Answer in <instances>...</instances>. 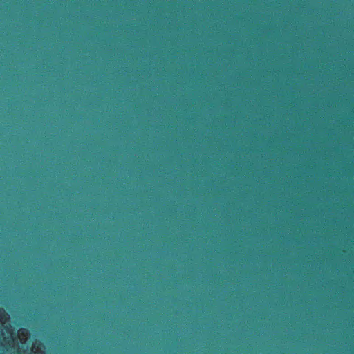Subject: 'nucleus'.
Returning <instances> with one entry per match:
<instances>
[{
	"instance_id": "nucleus-1",
	"label": "nucleus",
	"mask_w": 354,
	"mask_h": 354,
	"mask_svg": "<svg viewBox=\"0 0 354 354\" xmlns=\"http://www.w3.org/2000/svg\"><path fill=\"white\" fill-rule=\"evenodd\" d=\"M0 160H97V156H0Z\"/></svg>"
},
{
	"instance_id": "nucleus-2",
	"label": "nucleus",
	"mask_w": 354,
	"mask_h": 354,
	"mask_svg": "<svg viewBox=\"0 0 354 354\" xmlns=\"http://www.w3.org/2000/svg\"><path fill=\"white\" fill-rule=\"evenodd\" d=\"M0 155H97V153H0Z\"/></svg>"
}]
</instances>
